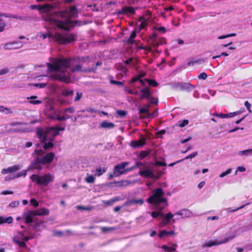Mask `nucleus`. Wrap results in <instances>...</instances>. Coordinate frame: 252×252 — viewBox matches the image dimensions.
I'll use <instances>...</instances> for the list:
<instances>
[{
    "instance_id": "e433bc0d",
    "label": "nucleus",
    "mask_w": 252,
    "mask_h": 252,
    "mask_svg": "<svg viewBox=\"0 0 252 252\" xmlns=\"http://www.w3.org/2000/svg\"><path fill=\"white\" fill-rule=\"evenodd\" d=\"M89 59L88 56L87 57H78L75 58V61L73 62L79 63L80 62H85Z\"/></svg>"
},
{
    "instance_id": "6e6d98bb",
    "label": "nucleus",
    "mask_w": 252,
    "mask_h": 252,
    "mask_svg": "<svg viewBox=\"0 0 252 252\" xmlns=\"http://www.w3.org/2000/svg\"><path fill=\"white\" fill-rule=\"evenodd\" d=\"M166 44V39L164 37L158 38V46L161 45Z\"/></svg>"
},
{
    "instance_id": "39448f33",
    "label": "nucleus",
    "mask_w": 252,
    "mask_h": 252,
    "mask_svg": "<svg viewBox=\"0 0 252 252\" xmlns=\"http://www.w3.org/2000/svg\"><path fill=\"white\" fill-rule=\"evenodd\" d=\"M30 179L37 185L47 186L53 181L54 176L49 173L45 174L42 176L33 174L30 177Z\"/></svg>"
},
{
    "instance_id": "5701e85b",
    "label": "nucleus",
    "mask_w": 252,
    "mask_h": 252,
    "mask_svg": "<svg viewBox=\"0 0 252 252\" xmlns=\"http://www.w3.org/2000/svg\"><path fill=\"white\" fill-rule=\"evenodd\" d=\"M13 218L11 216L7 218L4 216H0V225L5 223L10 224L13 222Z\"/></svg>"
},
{
    "instance_id": "7ed1b4c3",
    "label": "nucleus",
    "mask_w": 252,
    "mask_h": 252,
    "mask_svg": "<svg viewBox=\"0 0 252 252\" xmlns=\"http://www.w3.org/2000/svg\"><path fill=\"white\" fill-rule=\"evenodd\" d=\"M43 38L47 37L52 38L59 44L67 45L74 41L76 39V35L73 33L62 34L60 32H55L53 35L51 34H44Z\"/></svg>"
},
{
    "instance_id": "69168bd1",
    "label": "nucleus",
    "mask_w": 252,
    "mask_h": 252,
    "mask_svg": "<svg viewBox=\"0 0 252 252\" xmlns=\"http://www.w3.org/2000/svg\"><path fill=\"white\" fill-rule=\"evenodd\" d=\"M33 86L38 87L39 88H43L47 86L46 83H36L33 85Z\"/></svg>"
},
{
    "instance_id": "4468645a",
    "label": "nucleus",
    "mask_w": 252,
    "mask_h": 252,
    "mask_svg": "<svg viewBox=\"0 0 252 252\" xmlns=\"http://www.w3.org/2000/svg\"><path fill=\"white\" fill-rule=\"evenodd\" d=\"M36 216L33 210L25 212L23 214V218L25 220V223L30 224L33 222V217Z\"/></svg>"
},
{
    "instance_id": "c9c22d12",
    "label": "nucleus",
    "mask_w": 252,
    "mask_h": 252,
    "mask_svg": "<svg viewBox=\"0 0 252 252\" xmlns=\"http://www.w3.org/2000/svg\"><path fill=\"white\" fill-rule=\"evenodd\" d=\"M145 80L149 84V85L156 87L158 86V83L156 80L150 79H145Z\"/></svg>"
},
{
    "instance_id": "f8f14e48",
    "label": "nucleus",
    "mask_w": 252,
    "mask_h": 252,
    "mask_svg": "<svg viewBox=\"0 0 252 252\" xmlns=\"http://www.w3.org/2000/svg\"><path fill=\"white\" fill-rule=\"evenodd\" d=\"M55 154L52 153H48L44 156L40 157V158L42 162V165L50 164L54 160Z\"/></svg>"
},
{
    "instance_id": "49530a36",
    "label": "nucleus",
    "mask_w": 252,
    "mask_h": 252,
    "mask_svg": "<svg viewBox=\"0 0 252 252\" xmlns=\"http://www.w3.org/2000/svg\"><path fill=\"white\" fill-rule=\"evenodd\" d=\"M117 114L121 117H125L127 113V111L122 110H118L116 111Z\"/></svg>"
},
{
    "instance_id": "0eeeda50",
    "label": "nucleus",
    "mask_w": 252,
    "mask_h": 252,
    "mask_svg": "<svg viewBox=\"0 0 252 252\" xmlns=\"http://www.w3.org/2000/svg\"><path fill=\"white\" fill-rule=\"evenodd\" d=\"M128 162H123L115 166L113 169V172L115 177H119L123 174H126L134 169V167L126 168V167L128 165Z\"/></svg>"
},
{
    "instance_id": "aec40b11",
    "label": "nucleus",
    "mask_w": 252,
    "mask_h": 252,
    "mask_svg": "<svg viewBox=\"0 0 252 252\" xmlns=\"http://www.w3.org/2000/svg\"><path fill=\"white\" fill-rule=\"evenodd\" d=\"M139 174L140 176L146 178H153L156 177V175L149 170H141L139 171Z\"/></svg>"
},
{
    "instance_id": "de8ad7c7",
    "label": "nucleus",
    "mask_w": 252,
    "mask_h": 252,
    "mask_svg": "<svg viewBox=\"0 0 252 252\" xmlns=\"http://www.w3.org/2000/svg\"><path fill=\"white\" fill-rule=\"evenodd\" d=\"M189 120H184L181 121H180L179 124V126L180 127H183L189 124Z\"/></svg>"
},
{
    "instance_id": "c85d7f7f",
    "label": "nucleus",
    "mask_w": 252,
    "mask_h": 252,
    "mask_svg": "<svg viewBox=\"0 0 252 252\" xmlns=\"http://www.w3.org/2000/svg\"><path fill=\"white\" fill-rule=\"evenodd\" d=\"M100 126L103 128H113L115 126V125L113 123L109 122L106 121H105L102 122L101 123Z\"/></svg>"
},
{
    "instance_id": "8fccbe9b",
    "label": "nucleus",
    "mask_w": 252,
    "mask_h": 252,
    "mask_svg": "<svg viewBox=\"0 0 252 252\" xmlns=\"http://www.w3.org/2000/svg\"><path fill=\"white\" fill-rule=\"evenodd\" d=\"M27 175V171L26 170L22 171L18 173L16 175H15L12 179L18 178L22 176H26Z\"/></svg>"
},
{
    "instance_id": "6ab92c4d",
    "label": "nucleus",
    "mask_w": 252,
    "mask_h": 252,
    "mask_svg": "<svg viewBox=\"0 0 252 252\" xmlns=\"http://www.w3.org/2000/svg\"><path fill=\"white\" fill-rule=\"evenodd\" d=\"M146 139L144 137H142L137 141H132L131 142V146L133 148L141 147L145 145Z\"/></svg>"
},
{
    "instance_id": "5fc2aeb1",
    "label": "nucleus",
    "mask_w": 252,
    "mask_h": 252,
    "mask_svg": "<svg viewBox=\"0 0 252 252\" xmlns=\"http://www.w3.org/2000/svg\"><path fill=\"white\" fill-rule=\"evenodd\" d=\"M35 154L37 156V157L41 156L45 154V152L42 149H35L34 150Z\"/></svg>"
},
{
    "instance_id": "680f3d73",
    "label": "nucleus",
    "mask_w": 252,
    "mask_h": 252,
    "mask_svg": "<svg viewBox=\"0 0 252 252\" xmlns=\"http://www.w3.org/2000/svg\"><path fill=\"white\" fill-rule=\"evenodd\" d=\"M19 205V202L18 201H14L11 202L9 204V206L10 207L12 208H15L17 206H18Z\"/></svg>"
},
{
    "instance_id": "bf43d9fd",
    "label": "nucleus",
    "mask_w": 252,
    "mask_h": 252,
    "mask_svg": "<svg viewBox=\"0 0 252 252\" xmlns=\"http://www.w3.org/2000/svg\"><path fill=\"white\" fill-rule=\"evenodd\" d=\"M83 94L82 93L77 92L76 94V96L74 98V101L75 102L79 101L82 97Z\"/></svg>"
},
{
    "instance_id": "b1692460",
    "label": "nucleus",
    "mask_w": 252,
    "mask_h": 252,
    "mask_svg": "<svg viewBox=\"0 0 252 252\" xmlns=\"http://www.w3.org/2000/svg\"><path fill=\"white\" fill-rule=\"evenodd\" d=\"M140 92L142 93L141 99L148 98L150 97L151 94L148 88L141 90Z\"/></svg>"
},
{
    "instance_id": "a18cd8bd",
    "label": "nucleus",
    "mask_w": 252,
    "mask_h": 252,
    "mask_svg": "<svg viewBox=\"0 0 252 252\" xmlns=\"http://www.w3.org/2000/svg\"><path fill=\"white\" fill-rule=\"evenodd\" d=\"M245 205H242V206H240L239 207L236 208L234 209H232L231 208H229L226 209V210L228 213H233V212H234L235 211H238V210H239L240 209H241L245 207Z\"/></svg>"
},
{
    "instance_id": "72a5a7b5",
    "label": "nucleus",
    "mask_w": 252,
    "mask_h": 252,
    "mask_svg": "<svg viewBox=\"0 0 252 252\" xmlns=\"http://www.w3.org/2000/svg\"><path fill=\"white\" fill-rule=\"evenodd\" d=\"M119 199H120V198H119V196H115L109 200L105 201L104 203V204H105L106 205H107L108 206H111L113 204V203L114 202L119 201Z\"/></svg>"
},
{
    "instance_id": "13d9d810",
    "label": "nucleus",
    "mask_w": 252,
    "mask_h": 252,
    "mask_svg": "<svg viewBox=\"0 0 252 252\" xmlns=\"http://www.w3.org/2000/svg\"><path fill=\"white\" fill-rule=\"evenodd\" d=\"M173 215H172V214L170 212H169L165 215L164 218H165L167 221H170V220L173 218Z\"/></svg>"
},
{
    "instance_id": "473e14b6",
    "label": "nucleus",
    "mask_w": 252,
    "mask_h": 252,
    "mask_svg": "<svg viewBox=\"0 0 252 252\" xmlns=\"http://www.w3.org/2000/svg\"><path fill=\"white\" fill-rule=\"evenodd\" d=\"M86 182L89 184H92L95 182V178L92 175L87 174V177L85 178Z\"/></svg>"
},
{
    "instance_id": "1a4fd4ad",
    "label": "nucleus",
    "mask_w": 252,
    "mask_h": 252,
    "mask_svg": "<svg viewBox=\"0 0 252 252\" xmlns=\"http://www.w3.org/2000/svg\"><path fill=\"white\" fill-rule=\"evenodd\" d=\"M62 71L60 73H56L53 74H51L49 76V78L52 80L68 83L70 81L69 77L66 76L64 71Z\"/></svg>"
},
{
    "instance_id": "e2e57ef3",
    "label": "nucleus",
    "mask_w": 252,
    "mask_h": 252,
    "mask_svg": "<svg viewBox=\"0 0 252 252\" xmlns=\"http://www.w3.org/2000/svg\"><path fill=\"white\" fill-rule=\"evenodd\" d=\"M149 101L150 103L154 104H158V98L154 97H151Z\"/></svg>"
},
{
    "instance_id": "37998d69",
    "label": "nucleus",
    "mask_w": 252,
    "mask_h": 252,
    "mask_svg": "<svg viewBox=\"0 0 252 252\" xmlns=\"http://www.w3.org/2000/svg\"><path fill=\"white\" fill-rule=\"evenodd\" d=\"M149 42V45L152 46L153 47L156 48L158 47V39H153V40H150Z\"/></svg>"
},
{
    "instance_id": "f03ea898",
    "label": "nucleus",
    "mask_w": 252,
    "mask_h": 252,
    "mask_svg": "<svg viewBox=\"0 0 252 252\" xmlns=\"http://www.w3.org/2000/svg\"><path fill=\"white\" fill-rule=\"evenodd\" d=\"M75 61V57L56 58L52 63H47L46 65L48 70L50 72H57L59 70L65 71L67 69L70 68L73 61Z\"/></svg>"
},
{
    "instance_id": "774afa93",
    "label": "nucleus",
    "mask_w": 252,
    "mask_h": 252,
    "mask_svg": "<svg viewBox=\"0 0 252 252\" xmlns=\"http://www.w3.org/2000/svg\"><path fill=\"white\" fill-rule=\"evenodd\" d=\"M63 234V232L62 231L54 230L53 231V235L54 236H62Z\"/></svg>"
},
{
    "instance_id": "338daca9",
    "label": "nucleus",
    "mask_w": 252,
    "mask_h": 252,
    "mask_svg": "<svg viewBox=\"0 0 252 252\" xmlns=\"http://www.w3.org/2000/svg\"><path fill=\"white\" fill-rule=\"evenodd\" d=\"M198 78L199 79L205 80L207 78V75L206 73L202 72L198 75Z\"/></svg>"
},
{
    "instance_id": "7c9ffc66",
    "label": "nucleus",
    "mask_w": 252,
    "mask_h": 252,
    "mask_svg": "<svg viewBox=\"0 0 252 252\" xmlns=\"http://www.w3.org/2000/svg\"><path fill=\"white\" fill-rule=\"evenodd\" d=\"M37 98V96L36 95H32L31 97H28L27 99H32V100H31L30 101V103L32 104L36 105V104H39L41 103H42L41 100H34L35 99H36Z\"/></svg>"
},
{
    "instance_id": "9d476101",
    "label": "nucleus",
    "mask_w": 252,
    "mask_h": 252,
    "mask_svg": "<svg viewBox=\"0 0 252 252\" xmlns=\"http://www.w3.org/2000/svg\"><path fill=\"white\" fill-rule=\"evenodd\" d=\"M41 165H42V162L41 161L40 157H37L32 161L29 168V169L32 170L37 169L41 170L42 169Z\"/></svg>"
},
{
    "instance_id": "393cba45",
    "label": "nucleus",
    "mask_w": 252,
    "mask_h": 252,
    "mask_svg": "<svg viewBox=\"0 0 252 252\" xmlns=\"http://www.w3.org/2000/svg\"><path fill=\"white\" fill-rule=\"evenodd\" d=\"M0 17H4L5 18H14L16 19H19L20 20H23L24 19V18L23 17L21 16H17L16 15H12L10 14H6L4 13H1L0 12Z\"/></svg>"
},
{
    "instance_id": "20e7f679",
    "label": "nucleus",
    "mask_w": 252,
    "mask_h": 252,
    "mask_svg": "<svg viewBox=\"0 0 252 252\" xmlns=\"http://www.w3.org/2000/svg\"><path fill=\"white\" fill-rule=\"evenodd\" d=\"M149 203L159 205L161 203L167 202V199L164 197V192L161 188H158L153 190V194L147 199Z\"/></svg>"
},
{
    "instance_id": "a19ab883",
    "label": "nucleus",
    "mask_w": 252,
    "mask_h": 252,
    "mask_svg": "<svg viewBox=\"0 0 252 252\" xmlns=\"http://www.w3.org/2000/svg\"><path fill=\"white\" fill-rule=\"evenodd\" d=\"M15 242L21 248H27V246L24 241H21L19 240H15Z\"/></svg>"
},
{
    "instance_id": "f3484780",
    "label": "nucleus",
    "mask_w": 252,
    "mask_h": 252,
    "mask_svg": "<svg viewBox=\"0 0 252 252\" xmlns=\"http://www.w3.org/2000/svg\"><path fill=\"white\" fill-rule=\"evenodd\" d=\"M182 91L190 92L195 87L189 83H180L178 85Z\"/></svg>"
},
{
    "instance_id": "bb28decb",
    "label": "nucleus",
    "mask_w": 252,
    "mask_h": 252,
    "mask_svg": "<svg viewBox=\"0 0 252 252\" xmlns=\"http://www.w3.org/2000/svg\"><path fill=\"white\" fill-rule=\"evenodd\" d=\"M107 167H101L100 166L97 167L95 169V175L99 177L101 176L103 173L106 172L107 171Z\"/></svg>"
},
{
    "instance_id": "ddd939ff",
    "label": "nucleus",
    "mask_w": 252,
    "mask_h": 252,
    "mask_svg": "<svg viewBox=\"0 0 252 252\" xmlns=\"http://www.w3.org/2000/svg\"><path fill=\"white\" fill-rule=\"evenodd\" d=\"M96 69V67L95 68H88L85 69H83L82 65L80 64H76L74 67H73L71 70L70 72L73 73L75 72H79V71H82V72H94Z\"/></svg>"
},
{
    "instance_id": "412c9836",
    "label": "nucleus",
    "mask_w": 252,
    "mask_h": 252,
    "mask_svg": "<svg viewBox=\"0 0 252 252\" xmlns=\"http://www.w3.org/2000/svg\"><path fill=\"white\" fill-rule=\"evenodd\" d=\"M33 211L36 216H46L49 214V210L45 208H40Z\"/></svg>"
},
{
    "instance_id": "4be33fe9",
    "label": "nucleus",
    "mask_w": 252,
    "mask_h": 252,
    "mask_svg": "<svg viewBox=\"0 0 252 252\" xmlns=\"http://www.w3.org/2000/svg\"><path fill=\"white\" fill-rule=\"evenodd\" d=\"M61 94L64 97H72L74 94V91L70 88H66L62 91Z\"/></svg>"
},
{
    "instance_id": "423d86ee",
    "label": "nucleus",
    "mask_w": 252,
    "mask_h": 252,
    "mask_svg": "<svg viewBox=\"0 0 252 252\" xmlns=\"http://www.w3.org/2000/svg\"><path fill=\"white\" fill-rule=\"evenodd\" d=\"M236 233L235 232H229L225 234V237L221 240H210L204 244V247H211L213 246H218L221 244H223L228 242L232 240L235 237Z\"/></svg>"
},
{
    "instance_id": "f704fd0d",
    "label": "nucleus",
    "mask_w": 252,
    "mask_h": 252,
    "mask_svg": "<svg viewBox=\"0 0 252 252\" xmlns=\"http://www.w3.org/2000/svg\"><path fill=\"white\" fill-rule=\"evenodd\" d=\"M1 17H0V32H3L6 26V23L1 18Z\"/></svg>"
},
{
    "instance_id": "4c0bfd02",
    "label": "nucleus",
    "mask_w": 252,
    "mask_h": 252,
    "mask_svg": "<svg viewBox=\"0 0 252 252\" xmlns=\"http://www.w3.org/2000/svg\"><path fill=\"white\" fill-rule=\"evenodd\" d=\"M43 143H44L43 145V148L45 150H47L52 148L54 146V144L51 141H50L49 142H46L45 141V142Z\"/></svg>"
},
{
    "instance_id": "603ef678",
    "label": "nucleus",
    "mask_w": 252,
    "mask_h": 252,
    "mask_svg": "<svg viewBox=\"0 0 252 252\" xmlns=\"http://www.w3.org/2000/svg\"><path fill=\"white\" fill-rule=\"evenodd\" d=\"M197 155H198V152L197 151H195V152L190 154V155L187 156L184 159V160H185V159H188L189 158H193L195 157H196Z\"/></svg>"
},
{
    "instance_id": "9b49d317",
    "label": "nucleus",
    "mask_w": 252,
    "mask_h": 252,
    "mask_svg": "<svg viewBox=\"0 0 252 252\" xmlns=\"http://www.w3.org/2000/svg\"><path fill=\"white\" fill-rule=\"evenodd\" d=\"M136 9L137 8H134L132 6H124L121 10L118 11L117 14L118 15H134L135 13Z\"/></svg>"
},
{
    "instance_id": "cd10ccee",
    "label": "nucleus",
    "mask_w": 252,
    "mask_h": 252,
    "mask_svg": "<svg viewBox=\"0 0 252 252\" xmlns=\"http://www.w3.org/2000/svg\"><path fill=\"white\" fill-rule=\"evenodd\" d=\"M175 231L173 230H171L167 231L165 230H162L158 233V236L160 238L163 237L164 236H168L175 234Z\"/></svg>"
},
{
    "instance_id": "6e6552de",
    "label": "nucleus",
    "mask_w": 252,
    "mask_h": 252,
    "mask_svg": "<svg viewBox=\"0 0 252 252\" xmlns=\"http://www.w3.org/2000/svg\"><path fill=\"white\" fill-rule=\"evenodd\" d=\"M64 129L65 128L64 127L58 126L51 127L45 131L43 129H38L37 131V135L42 142H45L47 140L48 135L50 134L53 130H64Z\"/></svg>"
},
{
    "instance_id": "2f4dec72",
    "label": "nucleus",
    "mask_w": 252,
    "mask_h": 252,
    "mask_svg": "<svg viewBox=\"0 0 252 252\" xmlns=\"http://www.w3.org/2000/svg\"><path fill=\"white\" fill-rule=\"evenodd\" d=\"M136 31L134 30L132 32L129 37L127 39V42L129 44H133L134 42V38L136 37Z\"/></svg>"
},
{
    "instance_id": "79ce46f5",
    "label": "nucleus",
    "mask_w": 252,
    "mask_h": 252,
    "mask_svg": "<svg viewBox=\"0 0 252 252\" xmlns=\"http://www.w3.org/2000/svg\"><path fill=\"white\" fill-rule=\"evenodd\" d=\"M100 229L102 232L105 233L110 230H114L115 228L113 227L103 226L100 227Z\"/></svg>"
},
{
    "instance_id": "58836bf2",
    "label": "nucleus",
    "mask_w": 252,
    "mask_h": 252,
    "mask_svg": "<svg viewBox=\"0 0 252 252\" xmlns=\"http://www.w3.org/2000/svg\"><path fill=\"white\" fill-rule=\"evenodd\" d=\"M150 154V152L148 151H142L139 153V158L141 159L146 157Z\"/></svg>"
},
{
    "instance_id": "2eb2a0df",
    "label": "nucleus",
    "mask_w": 252,
    "mask_h": 252,
    "mask_svg": "<svg viewBox=\"0 0 252 252\" xmlns=\"http://www.w3.org/2000/svg\"><path fill=\"white\" fill-rule=\"evenodd\" d=\"M22 45V42L15 41L6 44L4 46V48L6 50L16 49L21 48Z\"/></svg>"
},
{
    "instance_id": "c03bdc74",
    "label": "nucleus",
    "mask_w": 252,
    "mask_h": 252,
    "mask_svg": "<svg viewBox=\"0 0 252 252\" xmlns=\"http://www.w3.org/2000/svg\"><path fill=\"white\" fill-rule=\"evenodd\" d=\"M132 204H139L140 205H142L144 203V199L140 198L139 199H132Z\"/></svg>"
},
{
    "instance_id": "a211bd4d",
    "label": "nucleus",
    "mask_w": 252,
    "mask_h": 252,
    "mask_svg": "<svg viewBox=\"0 0 252 252\" xmlns=\"http://www.w3.org/2000/svg\"><path fill=\"white\" fill-rule=\"evenodd\" d=\"M21 169V167L18 165H14L12 166L9 167L7 168H4L2 169L1 173L2 174H6L8 173H13L16 171H18Z\"/></svg>"
},
{
    "instance_id": "0e129e2a",
    "label": "nucleus",
    "mask_w": 252,
    "mask_h": 252,
    "mask_svg": "<svg viewBox=\"0 0 252 252\" xmlns=\"http://www.w3.org/2000/svg\"><path fill=\"white\" fill-rule=\"evenodd\" d=\"M151 216L154 218H157L159 216H163V215L162 213H158V212L154 211V212H152Z\"/></svg>"
},
{
    "instance_id": "a878e982",
    "label": "nucleus",
    "mask_w": 252,
    "mask_h": 252,
    "mask_svg": "<svg viewBox=\"0 0 252 252\" xmlns=\"http://www.w3.org/2000/svg\"><path fill=\"white\" fill-rule=\"evenodd\" d=\"M177 247V244H172L171 247H168L166 245H162L161 248L167 252H173L176 251V248Z\"/></svg>"
},
{
    "instance_id": "052dcab7",
    "label": "nucleus",
    "mask_w": 252,
    "mask_h": 252,
    "mask_svg": "<svg viewBox=\"0 0 252 252\" xmlns=\"http://www.w3.org/2000/svg\"><path fill=\"white\" fill-rule=\"evenodd\" d=\"M147 25V22L146 20L142 21L139 25V30L144 29Z\"/></svg>"
},
{
    "instance_id": "ea45409f",
    "label": "nucleus",
    "mask_w": 252,
    "mask_h": 252,
    "mask_svg": "<svg viewBox=\"0 0 252 252\" xmlns=\"http://www.w3.org/2000/svg\"><path fill=\"white\" fill-rule=\"evenodd\" d=\"M111 79L110 80V83L111 84L115 85H118L120 86H124V83L123 82L115 81L112 79L113 77H111Z\"/></svg>"
},
{
    "instance_id": "3c124183",
    "label": "nucleus",
    "mask_w": 252,
    "mask_h": 252,
    "mask_svg": "<svg viewBox=\"0 0 252 252\" xmlns=\"http://www.w3.org/2000/svg\"><path fill=\"white\" fill-rule=\"evenodd\" d=\"M149 106L147 108H141L139 110L140 114H148Z\"/></svg>"
},
{
    "instance_id": "09e8293b",
    "label": "nucleus",
    "mask_w": 252,
    "mask_h": 252,
    "mask_svg": "<svg viewBox=\"0 0 252 252\" xmlns=\"http://www.w3.org/2000/svg\"><path fill=\"white\" fill-rule=\"evenodd\" d=\"M215 115L217 116L218 117H219L220 118H230L229 113H228V114H222V113L216 114H215Z\"/></svg>"
},
{
    "instance_id": "c756f323",
    "label": "nucleus",
    "mask_w": 252,
    "mask_h": 252,
    "mask_svg": "<svg viewBox=\"0 0 252 252\" xmlns=\"http://www.w3.org/2000/svg\"><path fill=\"white\" fill-rule=\"evenodd\" d=\"M146 75V73L144 71H141L140 72V73L137 75V76L133 78L130 82L131 83H134L137 81H139L141 80V78L144 77Z\"/></svg>"
},
{
    "instance_id": "864d4df0",
    "label": "nucleus",
    "mask_w": 252,
    "mask_h": 252,
    "mask_svg": "<svg viewBox=\"0 0 252 252\" xmlns=\"http://www.w3.org/2000/svg\"><path fill=\"white\" fill-rule=\"evenodd\" d=\"M30 203L34 207H37L39 205L38 201L34 198H32L30 200Z\"/></svg>"
},
{
    "instance_id": "4d7b16f0",
    "label": "nucleus",
    "mask_w": 252,
    "mask_h": 252,
    "mask_svg": "<svg viewBox=\"0 0 252 252\" xmlns=\"http://www.w3.org/2000/svg\"><path fill=\"white\" fill-rule=\"evenodd\" d=\"M231 172V169H228L226 171L222 172L219 175V177L222 178Z\"/></svg>"
},
{
    "instance_id": "dca6fc26",
    "label": "nucleus",
    "mask_w": 252,
    "mask_h": 252,
    "mask_svg": "<svg viewBox=\"0 0 252 252\" xmlns=\"http://www.w3.org/2000/svg\"><path fill=\"white\" fill-rule=\"evenodd\" d=\"M131 182L129 181L121 180L120 181H115L113 183H110V186L112 187H125L129 186Z\"/></svg>"
},
{
    "instance_id": "f257e3e1",
    "label": "nucleus",
    "mask_w": 252,
    "mask_h": 252,
    "mask_svg": "<svg viewBox=\"0 0 252 252\" xmlns=\"http://www.w3.org/2000/svg\"><path fill=\"white\" fill-rule=\"evenodd\" d=\"M78 11L76 6H72L69 9H65L59 11L57 12V16L64 19V20H60L55 19L52 20L55 26L58 28L68 31L70 30V27H72L70 25L74 24H78L80 26L81 25V22L77 20L72 21V18L78 17Z\"/></svg>"
}]
</instances>
